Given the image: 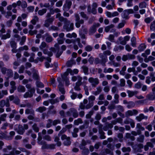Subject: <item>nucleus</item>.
Listing matches in <instances>:
<instances>
[{"instance_id": "nucleus-1", "label": "nucleus", "mask_w": 155, "mask_h": 155, "mask_svg": "<svg viewBox=\"0 0 155 155\" xmlns=\"http://www.w3.org/2000/svg\"><path fill=\"white\" fill-rule=\"evenodd\" d=\"M49 11L51 15L54 14L55 12L58 13L56 15V18H58L60 21L64 22L63 28L67 31H69L73 29V24L71 23L69 21L67 20L66 18H64L63 17L61 16V14L59 13L60 12L59 9L56 8L54 9L53 8H50L49 9Z\"/></svg>"}, {"instance_id": "nucleus-2", "label": "nucleus", "mask_w": 155, "mask_h": 155, "mask_svg": "<svg viewBox=\"0 0 155 155\" xmlns=\"http://www.w3.org/2000/svg\"><path fill=\"white\" fill-rule=\"evenodd\" d=\"M54 48L51 47L49 50L53 52L56 53V56L57 58H59L62 54L63 51L66 49V46L64 45H62L61 47V49H60L59 45L57 43H56L54 45Z\"/></svg>"}, {"instance_id": "nucleus-3", "label": "nucleus", "mask_w": 155, "mask_h": 155, "mask_svg": "<svg viewBox=\"0 0 155 155\" xmlns=\"http://www.w3.org/2000/svg\"><path fill=\"white\" fill-rule=\"evenodd\" d=\"M38 143L39 144L42 145L41 147L42 149H53L55 148V146L54 144H47L45 141L43 140H42V136L41 133H38Z\"/></svg>"}, {"instance_id": "nucleus-4", "label": "nucleus", "mask_w": 155, "mask_h": 155, "mask_svg": "<svg viewBox=\"0 0 155 155\" xmlns=\"http://www.w3.org/2000/svg\"><path fill=\"white\" fill-rule=\"evenodd\" d=\"M40 49L43 51V53L47 54L49 56L51 57L53 55L52 51H49L46 49L48 48L47 44L45 42H42L39 46Z\"/></svg>"}, {"instance_id": "nucleus-5", "label": "nucleus", "mask_w": 155, "mask_h": 155, "mask_svg": "<svg viewBox=\"0 0 155 155\" xmlns=\"http://www.w3.org/2000/svg\"><path fill=\"white\" fill-rule=\"evenodd\" d=\"M1 72L3 74H6V76L8 77L7 78V80L13 76V72L11 69H7L5 67L2 68L1 69Z\"/></svg>"}, {"instance_id": "nucleus-6", "label": "nucleus", "mask_w": 155, "mask_h": 155, "mask_svg": "<svg viewBox=\"0 0 155 155\" xmlns=\"http://www.w3.org/2000/svg\"><path fill=\"white\" fill-rule=\"evenodd\" d=\"M100 26V24L99 23H94L92 26L90 28L89 31V33L90 35L94 34L97 31V28Z\"/></svg>"}, {"instance_id": "nucleus-7", "label": "nucleus", "mask_w": 155, "mask_h": 155, "mask_svg": "<svg viewBox=\"0 0 155 155\" xmlns=\"http://www.w3.org/2000/svg\"><path fill=\"white\" fill-rule=\"evenodd\" d=\"M134 13L133 9H130L124 10L121 14L122 17L125 19H128L129 18V15L130 14Z\"/></svg>"}, {"instance_id": "nucleus-8", "label": "nucleus", "mask_w": 155, "mask_h": 155, "mask_svg": "<svg viewBox=\"0 0 155 155\" xmlns=\"http://www.w3.org/2000/svg\"><path fill=\"white\" fill-rule=\"evenodd\" d=\"M128 144L129 145L131 146L133 149L135 150L137 152H142L141 149L143 148V145L142 144H139L136 145L137 147L135 148L133 146V142H128Z\"/></svg>"}, {"instance_id": "nucleus-9", "label": "nucleus", "mask_w": 155, "mask_h": 155, "mask_svg": "<svg viewBox=\"0 0 155 155\" xmlns=\"http://www.w3.org/2000/svg\"><path fill=\"white\" fill-rule=\"evenodd\" d=\"M61 140L64 141L63 143L64 145L68 146L71 144V142L69 137H67L65 134H63L61 135Z\"/></svg>"}, {"instance_id": "nucleus-10", "label": "nucleus", "mask_w": 155, "mask_h": 155, "mask_svg": "<svg viewBox=\"0 0 155 155\" xmlns=\"http://www.w3.org/2000/svg\"><path fill=\"white\" fill-rule=\"evenodd\" d=\"M99 56L101 59L100 63L103 67H105L106 66L105 63L108 60L107 57L104 56L102 53L99 54Z\"/></svg>"}, {"instance_id": "nucleus-11", "label": "nucleus", "mask_w": 155, "mask_h": 155, "mask_svg": "<svg viewBox=\"0 0 155 155\" xmlns=\"http://www.w3.org/2000/svg\"><path fill=\"white\" fill-rule=\"evenodd\" d=\"M95 97L94 96H91L88 98V103L87 104L85 108L87 109H88L91 107L94 104V101L95 99Z\"/></svg>"}, {"instance_id": "nucleus-12", "label": "nucleus", "mask_w": 155, "mask_h": 155, "mask_svg": "<svg viewBox=\"0 0 155 155\" xmlns=\"http://www.w3.org/2000/svg\"><path fill=\"white\" fill-rule=\"evenodd\" d=\"M138 111L136 110H129L125 112V117H129L130 116H136L138 114Z\"/></svg>"}, {"instance_id": "nucleus-13", "label": "nucleus", "mask_w": 155, "mask_h": 155, "mask_svg": "<svg viewBox=\"0 0 155 155\" xmlns=\"http://www.w3.org/2000/svg\"><path fill=\"white\" fill-rule=\"evenodd\" d=\"M88 81L93 87H95L99 83V80L97 78L90 77L88 79Z\"/></svg>"}, {"instance_id": "nucleus-14", "label": "nucleus", "mask_w": 155, "mask_h": 155, "mask_svg": "<svg viewBox=\"0 0 155 155\" xmlns=\"http://www.w3.org/2000/svg\"><path fill=\"white\" fill-rule=\"evenodd\" d=\"M35 90L34 88H32L28 90V92H27L24 95L23 97L25 98L31 97H32L33 94L35 93Z\"/></svg>"}, {"instance_id": "nucleus-15", "label": "nucleus", "mask_w": 155, "mask_h": 155, "mask_svg": "<svg viewBox=\"0 0 155 155\" xmlns=\"http://www.w3.org/2000/svg\"><path fill=\"white\" fill-rule=\"evenodd\" d=\"M107 154L110 155H113V149L110 150L107 148L102 150L99 155H106Z\"/></svg>"}, {"instance_id": "nucleus-16", "label": "nucleus", "mask_w": 155, "mask_h": 155, "mask_svg": "<svg viewBox=\"0 0 155 155\" xmlns=\"http://www.w3.org/2000/svg\"><path fill=\"white\" fill-rule=\"evenodd\" d=\"M130 124L131 127L134 128L135 127V122L133 120L128 117H127L124 120V124Z\"/></svg>"}, {"instance_id": "nucleus-17", "label": "nucleus", "mask_w": 155, "mask_h": 155, "mask_svg": "<svg viewBox=\"0 0 155 155\" xmlns=\"http://www.w3.org/2000/svg\"><path fill=\"white\" fill-rule=\"evenodd\" d=\"M152 92L147 95V98L150 101L155 100V87L152 90Z\"/></svg>"}, {"instance_id": "nucleus-18", "label": "nucleus", "mask_w": 155, "mask_h": 155, "mask_svg": "<svg viewBox=\"0 0 155 155\" xmlns=\"http://www.w3.org/2000/svg\"><path fill=\"white\" fill-rule=\"evenodd\" d=\"M99 130L98 132L100 135V138L101 139H104L106 138L105 136L104 135L105 133L102 130V128L103 125L100 124L98 125Z\"/></svg>"}, {"instance_id": "nucleus-19", "label": "nucleus", "mask_w": 155, "mask_h": 155, "mask_svg": "<svg viewBox=\"0 0 155 155\" xmlns=\"http://www.w3.org/2000/svg\"><path fill=\"white\" fill-rule=\"evenodd\" d=\"M60 78H57V80L59 83L58 87L59 90L61 92V94H65V91L64 89L63 84L60 81Z\"/></svg>"}, {"instance_id": "nucleus-20", "label": "nucleus", "mask_w": 155, "mask_h": 155, "mask_svg": "<svg viewBox=\"0 0 155 155\" xmlns=\"http://www.w3.org/2000/svg\"><path fill=\"white\" fill-rule=\"evenodd\" d=\"M72 2L70 0H66V3L63 7V9L64 11H67L70 8Z\"/></svg>"}, {"instance_id": "nucleus-21", "label": "nucleus", "mask_w": 155, "mask_h": 155, "mask_svg": "<svg viewBox=\"0 0 155 155\" xmlns=\"http://www.w3.org/2000/svg\"><path fill=\"white\" fill-rule=\"evenodd\" d=\"M68 75V73L65 72L61 76L62 80L64 81H65V85L66 86H68L70 84L69 79L67 77Z\"/></svg>"}, {"instance_id": "nucleus-22", "label": "nucleus", "mask_w": 155, "mask_h": 155, "mask_svg": "<svg viewBox=\"0 0 155 155\" xmlns=\"http://www.w3.org/2000/svg\"><path fill=\"white\" fill-rule=\"evenodd\" d=\"M136 129L138 133V135H140L141 134V131L145 130V128L142 127L140 123H137L136 125Z\"/></svg>"}, {"instance_id": "nucleus-23", "label": "nucleus", "mask_w": 155, "mask_h": 155, "mask_svg": "<svg viewBox=\"0 0 155 155\" xmlns=\"http://www.w3.org/2000/svg\"><path fill=\"white\" fill-rule=\"evenodd\" d=\"M69 110L74 118H76L78 117V113L76 109L74 108H71L69 109Z\"/></svg>"}, {"instance_id": "nucleus-24", "label": "nucleus", "mask_w": 155, "mask_h": 155, "mask_svg": "<svg viewBox=\"0 0 155 155\" xmlns=\"http://www.w3.org/2000/svg\"><path fill=\"white\" fill-rule=\"evenodd\" d=\"M54 20V18L53 17H51L50 18H47L45 22V26L47 27H48L50 24H51L53 22Z\"/></svg>"}, {"instance_id": "nucleus-25", "label": "nucleus", "mask_w": 155, "mask_h": 155, "mask_svg": "<svg viewBox=\"0 0 155 155\" xmlns=\"http://www.w3.org/2000/svg\"><path fill=\"white\" fill-rule=\"evenodd\" d=\"M148 117L147 116H145L143 114H140L138 116L136 117L135 119L138 121L140 122L142 120L147 119Z\"/></svg>"}, {"instance_id": "nucleus-26", "label": "nucleus", "mask_w": 155, "mask_h": 155, "mask_svg": "<svg viewBox=\"0 0 155 155\" xmlns=\"http://www.w3.org/2000/svg\"><path fill=\"white\" fill-rule=\"evenodd\" d=\"M134 58V56L131 54H128L127 55H124L122 58V59L124 61H126L128 59H132Z\"/></svg>"}, {"instance_id": "nucleus-27", "label": "nucleus", "mask_w": 155, "mask_h": 155, "mask_svg": "<svg viewBox=\"0 0 155 155\" xmlns=\"http://www.w3.org/2000/svg\"><path fill=\"white\" fill-rule=\"evenodd\" d=\"M65 72H67L68 74L70 73L71 75H72L74 74H78V71L76 69H74L72 70L70 68H68Z\"/></svg>"}, {"instance_id": "nucleus-28", "label": "nucleus", "mask_w": 155, "mask_h": 155, "mask_svg": "<svg viewBox=\"0 0 155 155\" xmlns=\"http://www.w3.org/2000/svg\"><path fill=\"white\" fill-rule=\"evenodd\" d=\"M17 131L19 134L22 135L24 133L25 130L22 125H19L18 126V129H17Z\"/></svg>"}, {"instance_id": "nucleus-29", "label": "nucleus", "mask_w": 155, "mask_h": 155, "mask_svg": "<svg viewBox=\"0 0 155 155\" xmlns=\"http://www.w3.org/2000/svg\"><path fill=\"white\" fill-rule=\"evenodd\" d=\"M30 30L28 31L29 34L31 35H33L34 34H36L37 31L36 30H34L33 31L32 30L33 28V26L31 25H30L28 26Z\"/></svg>"}, {"instance_id": "nucleus-30", "label": "nucleus", "mask_w": 155, "mask_h": 155, "mask_svg": "<svg viewBox=\"0 0 155 155\" xmlns=\"http://www.w3.org/2000/svg\"><path fill=\"white\" fill-rule=\"evenodd\" d=\"M113 127V126L112 124H109L108 123H106L105 125L103 127V130L105 131L109 129H111Z\"/></svg>"}, {"instance_id": "nucleus-31", "label": "nucleus", "mask_w": 155, "mask_h": 155, "mask_svg": "<svg viewBox=\"0 0 155 155\" xmlns=\"http://www.w3.org/2000/svg\"><path fill=\"white\" fill-rule=\"evenodd\" d=\"M43 37H46V41L47 42H50L53 40V38L48 33L45 34Z\"/></svg>"}, {"instance_id": "nucleus-32", "label": "nucleus", "mask_w": 155, "mask_h": 155, "mask_svg": "<svg viewBox=\"0 0 155 155\" xmlns=\"http://www.w3.org/2000/svg\"><path fill=\"white\" fill-rule=\"evenodd\" d=\"M127 93L128 94V96L129 97H131L137 94L138 92L137 91H131L128 90L127 91Z\"/></svg>"}, {"instance_id": "nucleus-33", "label": "nucleus", "mask_w": 155, "mask_h": 155, "mask_svg": "<svg viewBox=\"0 0 155 155\" xmlns=\"http://www.w3.org/2000/svg\"><path fill=\"white\" fill-rule=\"evenodd\" d=\"M37 55L39 57H37V59L39 61L41 62L43 61L44 59L45 58V57L42 56V53L41 52H38L37 54Z\"/></svg>"}, {"instance_id": "nucleus-34", "label": "nucleus", "mask_w": 155, "mask_h": 155, "mask_svg": "<svg viewBox=\"0 0 155 155\" xmlns=\"http://www.w3.org/2000/svg\"><path fill=\"white\" fill-rule=\"evenodd\" d=\"M153 147V144L150 142H148L144 146V150L146 151H147L149 148V147L152 148Z\"/></svg>"}, {"instance_id": "nucleus-35", "label": "nucleus", "mask_w": 155, "mask_h": 155, "mask_svg": "<svg viewBox=\"0 0 155 155\" xmlns=\"http://www.w3.org/2000/svg\"><path fill=\"white\" fill-rule=\"evenodd\" d=\"M47 61H46L45 63V66L46 68H48L49 67H51V66H50V64H49L51 62V58L49 57H47L46 58Z\"/></svg>"}, {"instance_id": "nucleus-36", "label": "nucleus", "mask_w": 155, "mask_h": 155, "mask_svg": "<svg viewBox=\"0 0 155 155\" xmlns=\"http://www.w3.org/2000/svg\"><path fill=\"white\" fill-rule=\"evenodd\" d=\"M82 84L81 81H77L76 83V85L74 87V89L76 91H79L81 90L80 86Z\"/></svg>"}, {"instance_id": "nucleus-37", "label": "nucleus", "mask_w": 155, "mask_h": 155, "mask_svg": "<svg viewBox=\"0 0 155 155\" xmlns=\"http://www.w3.org/2000/svg\"><path fill=\"white\" fill-rule=\"evenodd\" d=\"M11 35L9 34L3 35L2 33H0V38L2 39L5 40L7 38H9L10 37Z\"/></svg>"}, {"instance_id": "nucleus-38", "label": "nucleus", "mask_w": 155, "mask_h": 155, "mask_svg": "<svg viewBox=\"0 0 155 155\" xmlns=\"http://www.w3.org/2000/svg\"><path fill=\"white\" fill-rule=\"evenodd\" d=\"M97 90L93 92V94L95 95H97L99 94L102 91V87L99 86L97 87Z\"/></svg>"}, {"instance_id": "nucleus-39", "label": "nucleus", "mask_w": 155, "mask_h": 155, "mask_svg": "<svg viewBox=\"0 0 155 155\" xmlns=\"http://www.w3.org/2000/svg\"><path fill=\"white\" fill-rule=\"evenodd\" d=\"M84 123L83 125L80 127V128L82 129L84 128H87L88 127L89 122L88 121L85 120L84 122Z\"/></svg>"}, {"instance_id": "nucleus-40", "label": "nucleus", "mask_w": 155, "mask_h": 155, "mask_svg": "<svg viewBox=\"0 0 155 155\" xmlns=\"http://www.w3.org/2000/svg\"><path fill=\"white\" fill-rule=\"evenodd\" d=\"M17 90L19 92H24L25 91V88L24 86L20 85L18 87Z\"/></svg>"}, {"instance_id": "nucleus-41", "label": "nucleus", "mask_w": 155, "mask_h": 155, "mask_svg": "<svg viewBox=\"0 0 155 155\" xmlns=\"http://www.w3.org/2000/svg\"><path fill=\"white\" fill-rule=\"evenodd\" d=\"M144 136L143 135H140L137 139V141L140 143H143L144 139Z\"/></svg>"}, {"instance_id": "nucleus-42", "label": "nucleus", "mask_w": 155, "mask_h": 155, "mask_svg": "<svg viewBox=\"0 0 155 155\" xmlns=\"http://www.w3.org/2000/svg\"><path fill=\"white\" fill-rule=\"evenodd\" d=\"M131 45L134 47H136V38L134 37H132L131 39Z\"/></svg>"}, {"instance_id": "nucleus-43", "label": "nucleus", "mask_w": 155, "mask_h": 155, "mask_svg": "<svg viewBox=\"0 0 155 155\" xmlns=\"http://www.w3.org/2000/svg\"><path fill=\"white\" fill-rule=\"evenodd\" d=\"M25 113L26 114H32L34 115V111L32 109H27L25 110Z\"/></svg>"}, {"instance_id": "nucleus-44", "label": "nucleus", "mask_w": 155, "mask_h": 155, "mask_svg": "<svg viewBox=\"0 0 155 155\" xmlns=\"http://www.w3.org/2000/svg\"><path fill=\"white\" fill-rule=\"evenodd\" d=\"M82 78L80 76L77 77L74 76L72 78V80L73 81H75L77 80H78V81H81Z\"/></svg>"}, {"instance_id": "nucleus-45", "label": "nucleus", "mask_w": 155, "mask_h": 155, "mask_svg": "<svg viewBox=\"0 0 155 155\" xmlns=\"http://www.w3.org/2000/svg\"><path fill=\"white\" fill-rule=\"evenodd\" d=\"M146 47L144 44H141L138 47V49L140 51H143L146 48Z\"/></svg>"}, {"instance_id": "nucleus-46", "label": "nucleus", "mask_w": 155, "mask_h": 155, "mask_svg": "<svg viewBox=\"0 0 155 155\" xmlns=\"http://www.w3.org/2000/svg\"><path fill=\"white\" fill-rule=\"evenodd\" d=\"M124 47L122 46H116L114 48V51H121L124 49Z\"/></svg>"}, {"instance_id": "nucleus-47", "label": "nucleus", "mask_w": 155, "mask_h": 155, "mask_svg": "<svg viewBox=\"0 0 155 155\" xmlns=\"http://www.w3.org/2000/svg\"><path fill=\"white\" fill-rule=\"evenodd\" d=\"M59 98L58 97L56 98L55 99H51L49 100V102L52 104H55L58 103L59 102Z\"/></svg>"}, {"instance_id": "nucleus-48", "label": "nucleus", "mask_w": 155, "mask_h": 155, "mask_svg": "<svg viewBox=\"0 0 155 155\" xmlns=\"http://www.w3.org/2000/svg\"><path fill=\"white\" fill-rule=\"evenodd\" d=\"M83 123V121L81 118H79L75 120L74 121V124L75 125H78L80 124Z\"/></svg>"}, {"instance_id": "nucleus-49", "label": "nucleus", "mask_w": 155, "mask_h": 155, "mask_svg": "<svg viewBox=\"0 0 155 155\" xmlns=\"http://www.w3.org/2000/svg\"><path fill=\"white\" fill-rule=\"evenodd\" d=\"M87 144L86 141L84 139L82 140V142L80 146V148L81 149L85 148V146Z\"/></svg>"}, {"instance_id": "nucleus-50", "label": "nucleus", "mask_w": 155, "mask_h": 155, "mask_svg": "<svg viewBox=\"0 0 155 155\" xmlns=\"http://www.w3.org/2000/svg\"><path fill=\"white\" fill-rule=\"evenodd\" d=\"M147 5V3L144 1L141 2L139 4V7L140 8H146Z\"/></svg>"}, {"instance_id": "nucleus-51", "label": "nucleus", "mask_w": 155, "mask_h": 155, "mask_svg": "<svg viewBox=\"0 0 155 155\" xmlns=\"http://www.w3.org/2000/svg\"><path fill=\"white\" fill-rule=\"evenodd\" d=\"M47 10L46 8H43L41 10H39L38 11V13L40 15H42L46 13Z\"/></svg>"}, {"instance_id": "nucleus-52", "label": "nucleus", "mask_w": 155, "mask_h": 155, "mask_svg": "<svg viewBox=\"0 0 155 155\" xmlns=\"http://www.w3.org/2000/svg\"><path fill=\"white\" fill-rule=\"evenodd\" d=\"M125 137L127 138L130 139L132 141H134L135 140L134 137L132 136L131 134L129 133H127L126 134Z\"/></svg>"}, {"instance_id": "nucleus-53", "label": "nucleus", "mask_w": 155, "mask_h": 155, "mask_svg": "<svg viewBox=\"0 0 155 155\" xmlns=\"http://www.w3.org/2000/svg\"><path fill=\"white\" fill-rule=\"evenodd\" d=\"M70 93L72 94L71 95V98L73 100L75 99L77 97V94L73 92V90L72 89L70 91Z\"/></svg>"}, {"instance_id": "nucleus-54", "label": "nucleus", "mask_w": 155, "mask_h": 155, "mask_svg": "<svg viewBox=\"0 0 155 155\" xmlns=\"http://www.w3.org/2000/svg\"><path fill=\"white\" fill-rule=\"evenodd\" d=\"M66 36L67 37L70 38H71L72 37L76 38L77 36L76 34L74 33H73L71 34L70 33H68L66 35Z\"/></svg>"}, {"instance_id": "nucleus-55", "label": "nucleus", "mask_w": 155, "mask_h": 155, "mask_svg": "<svg viewBox=\"0 0 155 155\" xmlns=\"http://www.w3.org/2000/svg\"><path fill=\"white\" fill-rule=\"evenodd\" d=\"M113 71V69L111 68L107 69L106 68H105L104 70V72L105 73H110L112 72Z\"/></svg>"}, {"instance_id": "nucleus-56", "label": "nucleus", "mask_w": 155, "mask_h": 155, "mask_svg": "<svg viewBox=\"0 0 155 155\" xmlns=\"http://www.w3.org/2000/svg\"><path fill=\"white\" fill-rule=\"evenodd\" d=\"M46 110V108L45 107H40L36 109V111L39 112L40 113H42L43 112L45 111Z\"/></svg>"}, {"instance_id": "nucleus-57", "label": "nucleus", "mask_w": 155, "mask_h": 155, "mask_svg": "<svg viewBox=\"0 0 155 155\" xmlns=\"http://www.w3.org/2000/svg\"><path fill=\"white\" fill-rule=\"evenodd\" d=\"M38 18L36 16L34 17L33 19L31 21V23L33 25H35L36 22L38 21Z\"/></svg>"}, {"instance_id": "nucleus-58", "label": "nucleus", "mask_w": 155, "mask_h": 155, "mask_svg": "<svg viewBox=\"0 0 155 155\" xmlns=\"http://www.w3.org/2000/svg\"><path fill=\"white\" fill-rule=\"evenodd\" d=\"M114 25L113 24H111L109 26H107L105 27V31L106 32H108L111 28H113Z\"/></svg>"}, {"instance_id": "nucleus-59", "label": "nucleus", "mask_w": 155, "mask_h": 155, "mask_svg": "<svg viewBox=\"0 0 155 155\" xmlns=\"http://www.w3.org/2000/svg\"><path fill=\"white\" fill-rule=\"evenodd\" d=\"M36 86L39 88H43L44 87V84L41 82L37 81L36 82Z\"/></svg>"}, {"instance_id": "nucleus-60", "label": "nucleus", "mask_w": 155, "mask_h": 155, "mask_svg": "<svg viewBox=\"0 0 155 155\" xmlns=\"http://www.w3.org/2000/svg\"><path fill=\"white\" fill-rule=\"evenodd\" d=\"M48 123L46 125V127L47 128L50 127L52 125V120L51 119H49L48 120Z\"/></svg>"}, {"instance_id": "nucleus-61", "label": "nucleus", "mask_w": 155, "mask_h": 155, "mask_svg": "<svg viewBox=\"0 0 155 155\" xmlns=\"http://www.w3.org/2000/svg\"><path fill=\"white\" fill-rule=\"evenodd\" d=\"M135 105L134 103L132 101H129L127 105V107L128 109H130L133 107Z\"/></svg>"}, {"instance_id": "nucleus-62", "label": "nucleus", "mask_w": 155, "mask_h": 155, "mask_svg": "<svg viewBox=\"0 0 155 155\" xmlns=\"http://www.w3.org/2000/svg\"><path fill=\"white\" fill-rule=\"evenodd\" d=\"M117 137L119 139V141L120 142H123V134L122 133H119L117 134Z\"/></svg>"}, {"instance_id": "nucleus-63", "label": "nucleus", "mask_w": 155, "mask_h": 155, "mask_svg": "<svg viewBox=\"0 0 155 155\" xmlns=\"http://www.w3.org/2000/svg\"><path fill=\"white\" fill-rule=\"evenodd\" d=\"M12 149V147L11 146H8L6 147V148H4L3 149V151L4 153H7L9 151Z\"/></svg>"}, {"instance_id": "nucleus-64", "label": "nucleus", "mask_w": 155, "mask_h": 155, "mask_svg": "<svg viewBox=\"0 0 155 155\" xmlns=\"http://www.w3.org/2000/svg\"><path fill=\"white\" fill-rule=\"evenodd\" d=\"M32 128L33 130L36 132H38L39 128L36 124H34L32 126Z\"/></svg>"}]
</instances>
